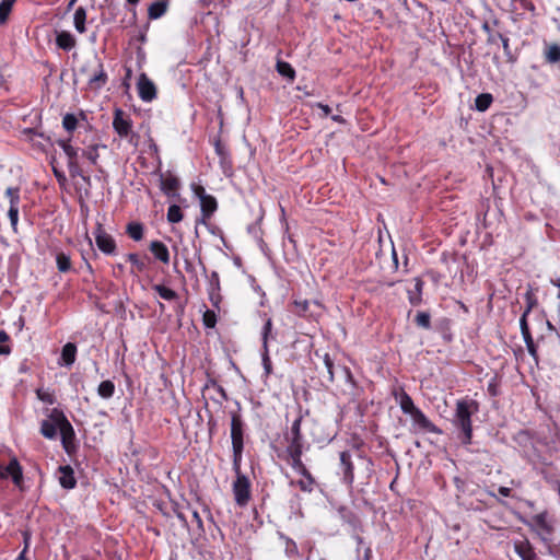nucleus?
Masks as SVG:
<instances>
[{
	"mask_svg": "<svg viewBox=\"0 0 560 560\" xmlns=\"http://www.w3.org/2000/svg\"><path fill=\"white\" fill-rule=\"evenodd\" d=\"M57 144L63 150L68 159V168L72 177H81L85 179V175L80 164V160H85L89 164L96 166L100 158L98 150L105 149L106 145L98 143H90L85 148H79L71 143V139H59Z\"/></svg>",
	"mask_w": 560,
	"mask_h": 560,
	"instance_id": "nucleus-1",
	"label": "nucleus"
},
{
	"mask_svg": "<svg viewBox=\"0 0 560 560\" xmlns=\"http://www.w3.org/2000/svg\"><path fill=\"white\" fill-rule=\"evenodd\" d=\"M478 411L475 400L460 399L456 402L453 418L454 427L460 431L459 439L464 444H470L472 438L471 416Z\"/></svg>",
	"mask_w": 560,
	"mask_h": 560,
	"instance_id": "nucleus-2",
	"label": "nucleus"
},
{
	"mask_svg": "<svg viewBox=\"0 0 560 560\" xmlns=\"http://www.w3.org/2000/svg\"><path fill=\"white\" fill-rule=\"evenodd\" d=\"M243 425L241 416L233 413L231 418V440L233 448V468L235 471L241 469L242 453L244 448Z\"/></svg>",
	"mask_w": 560,
	"mask_h": 560,
	"instance_id": "nucleus-3",
	"label": "nucleus"
},
{
	"mask_svg": "<svg viewBox=\"0 0 560 560\" xmlns=\"http://www.w3.org/2000/svg\"><path fill=\"white\" fill-rule=\"evenodd\" d=\"M47 419L40 422V433L48 440H55L58 431L62 429L63 424L59 421L60 417H66L63 411L58 408H52L46 412Z\"/></svg>",
	"mask_w": 560,
	"mask_h": 560,
	"instance_id": "nucleus-4",
	"label": "nucleus"
},
{
	"mask_svg": "<svg viewBox=\"0 0 560 560\" xmlns=\"http://www.w3.org/2000/svg\"><path fill=\"white\" fill-rule=\"evenodd\" d=\"M235 472L236 478L232 487L234 500L236 505L244 508L252 499L250 481L245 475L241 474L240 470Z\"/></svg>",
	"mask_w": 560,
	"mask_h": 560,
	"instance_id": "nucleus-5",
	"label": "nucleus"
},
{
	"mask_svg": "<svg viewBox=\"0 0 560 560\" xmlns=\"http://www.w3.org/2000/svg\"><path fill=\"white\" fill-rule=\"evenodd\" d=\"M191 189L200 202L201 217H202L201 222L206 223V221L209 220L212 217V214L217 211V208H218L217 200L213 196L208 195L206 192V189L200 185L192 184Z\"/></svg>",
	"mask_w": 560,
	"mask_h": 560,
	"instance_id": "nucleus-6",
	"label": "nucleus"
},
{
	"mask_svg": "<svg viewBox=\"0 0 560 560\" xmlns=\"http://www.w3.org/2000/svg\"><path fill=\"white\" fill-rule=\"evenodd\" d=\"M11 479L16 488L23 489V468L18 458L13 456L8 465L0 463V480Z\"/></svg>",
	"mask_w": 560,
	"mask_h": 560,
	"instance_id": "nucleus-7",
	"label": "nucleus"
},
{
	"mask_svg": "<svg viewBox=\"0 0 560 560\" xmlns=\"http://www.w3.org/2000/svg\"><path fill=\"white\" fill-rule=\"evenodd\" d=\"M132 127H133V122H132V119L130 118V116L127 113H125L122 109L116 108L114 112V118H113V128H114L115 132L120 138H128L129 136H131L130 141H132V137L135 136L132 133Z\"/></svg>",
	"mask_w": 560,
	"mask_h": 560,
	"instance_id": "nucleus-8",
	"label": "nucleus"
},
{
	"mask_svg": "<svg viewBox=\"0 0 560 560\" xmlns=\"http://www.w3.org/2000/svg\"><path fill=\"white\" fill-rule=\"evenodd\" d=\"M5 197L9 199L8 217L14 232L18 231L19 211H20V188L8 187L5 189Z\"/></svg>",
	"mask_w": 560,
	"mask_h": 560,
	"instance_id": "nucleus-9",
	"label": "nucleus"
},
{
	"mask_svg": "<svg viewBox=\"0 0 560 560\" xmlns=\"http://www.w3.org/2000/svg\"><path fill=\"white\" fill-rule=\"evenodd\" d=\"M95 243L98 249L105 255H113L116 252V242L113 236L105 232L101 224H97L94 232Z\"/></svg>",
	"mask_w": 560,
	"mask_h": 560,
	"instance_id": "nucleus-10",
	"label": "nucleus"
},
{
	"mask_svg": "<svg viewBox=\"0 0 560 560\" xmlns=\"http://www.w3.org/2000/svg\"><path fill=\"white\" fill-rule=\"evenodd\" d=\"M179 179L170 171L160 174V188L167 197H179Z\"/></svg>",
	"mask_w": 560,
	"mask_h": 560,
	"instance_id": "nucleus-11",
	"label": "nucleus"
},
{
	"mask_svg": "<svg viewBox=\"0 0 560 560\" xmlns=\"http://www.w3.org/2000/svg\"><path fill=\"white\" fill-rule=\"evenodd\" d=\"M59 421L63 424L62 429L60 430V436H61V444L66 453L71 454L75 448V433L73 430L72 424L69 422L67 417H58Z\"/></svg>",
	"mask_w": 560,
	"mask_h": 560,
	"instance_id": "nucleus-12",
	"label": "nucleus"
},
{
	"mask_svg": "<svg viewBox=\"0 0 560 560\" xmlns=\"http://www.w3.org/2000/svg\"><path fill=\"white\" fill-rule=\"evenodd\" d=\"M302 416H299L292 423L290 434L287 436V452L293 450L303 451V436L301 432Z\"/></svg>",
	"mask_w": 560,
	"mask_h": 560,
	"instance_id": "nucleus-13",
	"label": "nucleus"
},
{
	"mask_svg": "<svg viewBox=\"0 0 560 560\" xmlns=\"http://www.w3.org/2000/svg\"><path fill=\"white\" fill-rule=\"evenodd\" d=\"M138 95L143 102H152L156 97L155 84L145 73H141L137 82Z\"/></svg>",
	"mask_w": 560,
	"mask_h": 560,
	"instance_id": "nucleus-14",
	"label": "nucleus"
},
{
	"mask_svg": "<svg viewBox=\"0 0 560 560\" xmlns=\"http://www.w3.org/2000/svg\"><path fill=\"white\" fill-rule=\"evenodd\" d=\"M409 416L412 420L413 427L417 429L435 434L442 433V431L431 420H429V418L419 408L413 410Z\"/></svg>",
	"mask_w": 560,
	"mask_h": 560,
	"instance_id": "nucleus-15",
	"label": "nucleus"
},
{
	"mask_svg": "<svg viewBox=\"0 0 560 560\" xmlns=\"http://www.w3.org/2000/svg\"><path fill=\"white\" fill-rule=\"evenodd\" d=\"M340 465L343 474V482L351 486L354 481V468L351 462V454L347 451L340 453Z\"/></svg>",
	"mask_w": 560,
	"mask_h": 560,
	"instance_id": "nucleus-16",
	"label": "nucleus"
},
{
	"mask_svg": "<svg viewBox=\"0 0 560 560\" xmlns=\"http://www.w3.org/2000/svg\"><path fill=\"white\" fill-rule=\"evenodd\" d=\"M58 480L62 488L73 489L77 485L74 471L71 466L65 465L58 468Z\"/></svg>",
	"mask_w": 560,
	"mask_h": 560,
	"instance_id": "nucleus-17",
	"label": "nucleus"
},
{
	"mask_svg": "<svg viewBox=\"0 0 560 560\" xmlns=\"http://www.w3.org/2000/svg\"><path fill=\"white\" fill-rule=\"evenodd\" d=\"M530 310H532V304L529 303L527 308L524 311L523 315L521 316L520 326H521V331H522V335H523V338L527 346L528 351L530 353H534V340L530 335L529 327H528L527 319H526Z\"/></svg>",
	"mask_w": 560,
	"mask_h": 560,
	"instance_id": "nucleus-18",
	"label": "nucleus"
},
{
	"mask_svg": "<svg viewBox=\"0 0 560 560\" xmlns=\"http://www.w3.org/2000/svg\"><path fill=\"white\" fill-rule=\"evenodd\" d=\"M394 396H395V399L398 402L401 411L405 415L409 416L413 410H416L418 408L413 404L412 398L404 389L395 392Z\"/></svg>",
	"mask_w": 560,
	"mask_h": 560,
	"instance_id": "nucleus-19",
	"label": "nucleus"
},
{
	"mask_svg": "<svg viewBox=\"0 0 560 560\" xmlns=\"http://www.w3.org/2000/svg\"><path fill=\"white\" fill-rule=\"evenodd\" d=\"M149 248L158 260L165 265L170 262V252L164 243L161 241H152Z\"/></svg>",
	"mask_w": 560,
	"mask_h": 560,
	"instance_id": "nucleus-20",
	"label": "nucleus"
},
{
	"mask_svg": "<svg viewBox=\"0 0 560 560\" xmlns=\"http://www.w3.org/2000/svg\"><path fill=\"white\" fill-rule=\"evenodd\" d=\"M77 357V346L72 342H68L62 347L60 355V365L71 366Z\"/></svg>",
	"mask_w": 560,
	"mask_h": 560,
	"instance_id": "nucleus-21",
	"label": "nucleus"
},
{
	"mask_svg": "<svg viewBox=\"0 0 560 560\" xmlns=\"http://www.w3.org/2000/svg\"><path fill=\"white\" fill-rule=\"evenodd\" d=\"M514 550L522 560H533L536 558V553L527 540L515 541Z\"/></svg>",
	"mask_w": 560,
	"mask_h": 560,
	"instance_id": "nucleus-22",
	"label": "nucleus"
},
{
	"mask_svg": "<svg viewBox=\"0 0 560 560\" xmlns=\"http://www.w3.org/2000/svg\"><path fill=\"white\" fill-rule=\"evenodd\" d=\"M107 82V74L102 63H98V70L89 78V85L93 90L102 89Z\"/></svg>",
	"mask_w": 560,
	"mask_h": 560,
	"instance_id": "nucleus-23",
	"label": "nucleus"
},
{
	"mask_svg": "<svg viewBox=\"0 0 560 560\" xmlns=\"http://www.w3.org/2000/svg\"><path fill=\"white\" fill-rule=\"evenodd\" d=\"M56 44L59 48L69 51L75 46V38L71 33L62 31L57 34Z\"/></svg>",
	"mask_w": 560,
	"mask_h": 560,
	"instance_id": "nucleus-24",
	"label": "nucleus"
},
{
	"mask_svg": "<svg viewBox=\"0 0 560 560\" xmlns=\"http://www.w3.org/2000/svg\"><path fill=\"white\" fill-rule=\"evenodd\" d=\"M291 459V467L299 474H306L307 468L302 462L303 451L293 450V452H287Z\"/></svg>",
	"mask_w": 560,
	"mask_h": 560,
	"instance_id": "nucleus-25",
	"label": "nucleus"
},
{
	"mask_svg": "<svg viewBox=\"0 0 560 560\" xmlns=\"http://www.w3.org/2000/svg\"><path fill=\"white\" fill-rule=\"evenodd\" d=\"M167 3L164 0H159L150 4L148 15L150 20H156L163 16L166 12Z\"/></svg>",
	"mask_w": 560,
	"mask_h": 560,
	"instance_id": "nucleus-26",
	"label": "nucleus"
},
{
	"mask_svg": "<svg viewBox=\"0 0 560 560\" xmlns=\"http://www.w3.org/2000/svg\"><path fill=\"white\" fill-rule=\"evenodd\" d=\"M86 22V10L83 7L77 8L74 15H73V24L74 28L78 33L83 34L86 31L85 27Z\"/></svg>",
	"mask_w": 560,
	"mask_h": 560,
	"instance_id": "nucleus-27",
	"label": "nucleus"
},
{
	"mask_svg": "<svg viewBox=\"0 0 560 560\" xmlns=\"http://www.w3.org/2000/svg\"><path fill=\"white\" fill-rule=\"evenodd\" d=\"M301 479L296 481V486L303 491L311 493L316 486V481L311 475L310 471H306V474H301Z\"/></svg>",
	"mask_w": 560,
	"mask_h": 560,
	"instance_id": "nucleus-28",
	"label": "nucleus"
},
{
	"mask_svg": "<svg viewBox=\"0 0 560 560\" xmlns=\"http://www.w3.org/2000/svg\"><path fill=\"white\" fill-rule=\"evenodd\" d=\"M97 394L104 399L112 398L115 394V384L109 380L103 381L97 387Z\"/></svg>",
	"mask_w": 560,
	"mask_h": 560,
	"instance_id": "nucleus-29",
	"label": "nucleus"
},
{
	"mask_svg": "<svg viewBox=\"0 0 560 560\" xmlns=\"http://www.w3.org/2000/svg\"><path fill=\"white\" fill-rule=\"evenodd\" d=\"M152 289L165 301H173L177 298V293L173 289L163 284H154Z\"/></svg>",
	"mask_w": 560,
	"mask_h": 560,
	"instance_id": "nucleus-30",
	"label": "nucleus"
},
{
	"mask_svg": "<svg viewBox=\"0 0 560 560\" xmlns=\"http://www.w3.org/2000/svg\"><path fill=\"white\" fill-rule=\"evenodd\" d=\"M56 264L60 272H68L72 267L70 256L62 252L56 255Z\"/></svg>",
	"mask_w": 560,
	"mask_h": 560,
	"instance_id": "nucleus-31",
	"label": "nucleus"
},
{
	"mask_svg": "<svg viewBox=\"0 0 560 560\" xmlns=\"http://www.w3.org/2000/svg\"><path fill=\"white\" fill-rule=\"evenodd\" d=\"M492 101H493V97L491 94H489V93L479 94L475 100L476 108L479 112H485L490 107Z\"/></svg>",
	"mask_w": 560,
	"mask_h": 560,
	"instance_id": "nucleus-32",
	"label": "nucleus"
},
{
	"mask_svg": "<svg viewBox=\"0 0 560 560\" xmlns=\"http://www.w3.org/2000/svg\"><path fill=\"white\" fill-rule=\"evenodd\" d=\"M534 522L538 527H540L546 533L550 534L552 532V525L548 520L547 512L539 513L533 517Z\"/></svg>",
	"mask_w": 560,
	"mask_h": 560,
	"instance_id": "nucleus-33",
	"label": "nucleus"
},
{
	"mask_svg": "<svg viewBox=\"0 0 560 560\" xmlns=\"http://www.w3.org/2000/svg\"><path fill=\"white\" fill-rule=\"evenodd\" d=\"M37 398L48 405H54L56 402L55 394L49 388L39 387L36 389Z\"/></svg>",
	"mask_w": 560,
	"mask_h": 560,
	"instance_id": "nucleus-34",
	"label": "nucleus"
},
{
	"mask_svg": "<svg viewBox=\"0 0 560 560\" xmlns=\"http://www.w3.org/2000/svg\"><path fill=\"white\" fill-rule=\"evenodd\" d=\"M277 71L280 75L285 77L289 80H294L295 78V70L289 62L279 60L277 62Z\"/></svg>",
	"mask_w": 560,
	"mask_h": 560,
	"instance_id": "nucleus-35",
	"label": "nucleus"
},
{
	"mask_svg": "<svg viewBox=\"0 0 560 560\" xmlns=\"http://www.w3.org/2000/svg\"><path fill=\"white\" fill-rule=\"evenodd\" d=\"M127 234L133 241H140L143 237V225L141 223L132 222L127 225Z\"/></svg>",
	"mask_w": 560,
	"mask_h": 560,
	"instance_id": "nucleus-36",
	"label": "nucleus"
},
{
	"mask_svg": "<svg viewBox=\"0 0 560 560\" xmlns=\"http://www.w3.org/2000/svg\"><path fill=\"white\" fill-rule=\"evenodd\" d=\"M546 60L550 63L560 61V46L558 44L549 45L545 51Z\"/></svg>",
	"mask_w": 560,
	"mask_h": 560,
	"instance_id": "nucleus-37",
	"label": "nucleus"
},
{
	"mask_svg": "<svg viewBox=\"0 0 560 560\" xmlns=\"http://www.w3.org/2000/svg\"><path fill=\"white\" fill-rule=\"evenodd\" d=\"M127 260L132 265L137 272H142L147 269L148 265L144 259H141L138 254L130 253L127 256Z\"/></svg>",
	"mask_w": 560,
	"mask_h": 560,
	"instance_id": "nucleus-38",
	"label": "nucleus"
},
{
	"mask_svg": "<svg viewBox=\"0 0 560 560\" xmlns=\"http://www.w3.org/2000/svg\"><path fill=\"white\" fill-rule=\"evenodd\" d=\"M423 282L420 279L415 280V290L409 291V302L412 305H418L421 301Z\"/></svg>",
	"mask_w": 560,
	"mask_h": 560,
	"instance_id": "nucleus-39",
	"label": "nucleus"
},
{
	"mask_svg": "<svg viewBox=\"0 0 560 560\" xmlns=\"http://www.w3.org/2000/svg\"><path fill=\"white\" fill-rule=\"evenodd\" d=\"M183 220V212L179 206L171 205L167 209V221L170 223H178Z\"/></svg>",
	"mask_w": 560,
	"mask_h": 560,
	"instance_id": "nucleus-40",
	"label": "nucleus"
},
{
	"mask_svg": "<svg viewBox=\"0 0 560 560\" xmlns=\"http://www.w3.org/2000/svg\"><path fill=\"white\" fill-rule=\"evenodd\" d=\"M272 330V320L267 318L261 330L262 350L268 349V340Z\"/></svg>",
	"mask_w": 560,
	"mask_h": 560,
	"instance_id": "nucleus-41",
	"label": "nucleus"
},
{
	"mask_svg": "<svg viewBox=\"0 0 560 560\" xmlns=\"http://www.w3.org/2000/svg\"><path fill=\"white\" fill-rule=\"evenodd\" d=\"M281 538L285 542V547H284L285 555L288 557H295V556H298L299 549H298V546H296L295 541H293L291 538H289L287 536H283V535H281Z\"/></svg>",
	"mask_w": 560,
	"mask_h": 560,
	"instance_id": "nucleus-42",
	"label": "nucleus"
},
{
	"mask_svg": "<svg viewBox=\"0 0 560 560\" xmlns=\"http://www.w3.org/2000/svg\"><path fill=\"white\" fill-rule=\"evenodd\" d=\"M13 0H2L0 2V23H4L12 10Z\"/></svg>",
	"mask_w": 560,
	"mask_h": 560,
	"instance_id": "nucleus-43",
	"label": "nucleus"
},
{
	"mask_svg": "<svg viewBox=\"0 0 560 560\" xmlns=\"http://www.w3.org/2000/svg\"><path fill=\"white\" fill-rule=\"evenodd\" d=\"M261 363L265 371V376L268 377L272 372V363L269 357V349H265L261 352Z\"/></svg>",
	"mask_w": 560,
	"mask_h": 560,
	"instance_id": "nucleus-44",
	"label": "nucleus"
},
{
	"mask_svg": "<svg viewBox=\"0 0 560 560\" xmlns=\"http://www.w3.org/2000/svg\"><path fill=\"white\" fill-rule=\"evenodd\" d=\"M78 119L73 114H66L62 118V126L67 131H73L77 128Z\"/></svg>",
	"mask_w": 560,
	"mask_h": 560,
	"instance_id": "nucleus-45",
	"label": "nucleus"
},
{
	"mask_svg": "<svg viewBox=\"0 0 560 560\" xmlns=\"http://www.w3.org/2000/svg\"><path fill=\"white\" fill-rule=\"evenodd\" d=\"M323 361L328 373V381L334 382V361L328 353L323 355Z\"/></svg>",
	"mask_w": 560,
	"mask_h": 560,
	"instance_id": "nucleus-46",
	"label": "nucleus"
},
{
	"mask_svg": "<svg viewBox=\"0 0 560 560\" xmlns=\"http://www.w3.org/2000/svg\"><path fill=\"white\" fill-rule=\"evenodd\" d=\"M203 324L208 328H213L217 324V315L213 311L207 310L203 314Z\"/></svg>",
	"mask_w": 560,
	"mask_h": 560,
	"instance_id": "nucleus-47",
	"label": "nucleus"
},
{
	"mask_svg": "<svg viewBox=\"0 0 560 560\" xmlns=\"http://www.w3.org/2000/svg\"><path fill=\"white\" fill-rule=\"evenodd\" d=\"M416 324L423 328L430 327V315L425 312H420L416 316Z\"/></svg>",
	"mask_w": 560,
	"mask_h": 560,
	"instance_id": "nucleus-48",
	"label": "nucleus"
},
{
	"mask_svg": "<svg viewBox=\"0 0 560 560\" xmlns=\"http://www.w3.org/2000/svg\"><path fill=\"white\" fill-rule=\"evenodd\" d=\"M294 305L296 307L298 314L302 315L304 314L308 308V301L302 300V301H294Z\"/></svg>",
	"mask_w": 560,
	"mask_h": 560,
	"instance_id": "nucleus-49",
	"label": "nucleus"
},
{
	"mask_svg": "<svg viewBox=\"0 0 560 560\" xmlns=\"http://www.w3.org/2000/svg\"><path fill=\"white\" fill-rule=\"evenodd\" d=\"M214 284H212V290L210 292V301L212 303L213 306L218 307L219 306V303H220V300H221V296L219 293H215L214 292Z\"/></svg>",
	"mask_w": 560,
	"mask_h": 560,
	"instance_id": "nucleus-50",
	"label": "nucleus"
},
{
	"mask_svg": "<svg viewBox=\"0 0 560 560\" xmlns=\"http://www.w3.org/2000/svg\"><path fill=\"white\" fill-rule=\"evenodd\" d=\"M498 492L500 495L508 498L512 495V490L509 487H499Z\"/></svg>",
	"mask_w": 560,
	"mask_h": 560,
	"instance_id": "nucleus-51",
	"label": "nucleus"
},
{
	"mask_svg": "<svg viewBox=\"0 0 560 560\" xmlns=\"http://www.w3.org/2000/svg\"><path fill=\"white\" fill-rule=\"evenodd\" d=\"M52 170H54V174H55V176H56V178L58 179L59 183L66 180V176H65V174L62 172L58 171L56 167H54Z\"/></svg>",
	"mask_w": 560,
	"mask_h": 560,
	"instance_id": "nucleus-52",
	"label": "nucleus"
},
{
	"mask_svg": "<svg viewBox=\"0 0 560 560\" xmlns=\"http://www.w3.org/2000/svg\"><path fill=\"white\" fill-rule=\"evenodd\" d=\"M24 548L23 550L27 551L28 548H30V540H31V537L27 533H24Z\"/></svg>",
	"mask_w": 560,
	"mask_h": 560,
	"instance_id": "nucleus-53",
	"label": "nucleus"
},
{
	"mask_svg": "<svg viewBox=\"0 0 560 560\" xmlns=\"http://www.w3.org/2000/svg\"><path fill=\"white\" fill-rule=\"evenodd\" d=\"M318 107L323 110L325 115H329L331 109L328 105L325 104H318Z\"/></svg>",
	"mask_w": 560,
	"mask_h": 560,
	"instance_id": "nucleus-54",
	"label": "nucleus"
},
{
	"mask_svg": "<svg viewBox=\"0 0 560 560\" xmlns=\"http://www.w3.org/2000/svg\"><path fill=\"white\" fill-rule=\"evenodd\" d=\"M8 339H9L8 334L4 330H0V342H5V341H8Z\"/></svg>",
	"mask_w": 560,
	"mask_h": 560,
	"instance_id": "nucleus-55",
	"label": "nucleus"
},
{
	"mask_svg": "<svg viewBox=\"0 0 560 560\" xmlns=\"http://www.w3.org/2000/svg\"><path fill=\"white\" fill-rule=\"evenodd\" d=\"M10 348L8 346H1L0 345V355L1 354H9L10 353Z\"/></svg>",
	"mask_w": 560,
	"mask_h": 560,
	"instance_id": "nucleus-56",
	"label": "nucleus"
},
{
	"mask_svg": "<svg viewBox=\"0 0 560 560\" xmlns=\"http://www.w3.org/2000/svg\"><path fill=\"white\" fill-rule=\"evenodd\" d=\"M26 552L25 550H22L21 553L18 556L16 560H28L26 558Z\"/></svg>",
	"mask_w": 560,
	"mask_h": 560,
	"instance_id": "nucleus-57",
	"label": "nucleus"
},
{
	"mask_svg": "<svg viewBox=\"0 0 560 560\" xmlns=\"http://www.w3.org/2000/svg\"><path fill=\"white\" fill-rule=\"evenodd\" d=\"M212 278L215 280V288L219 289V277L217 272L212 273Z\"/></svg>",
	"mask_w": 560,
	"mask_h": 560,
	"instance_id": "nucleus-58",
	"label": "nucleus"
},
{
	"mask_svg": "<svg viewBox=\"0 0 560 560\" xmlns=\"http://www.w3.org/2000/svg\"><path fill=\"white\" fill-rule=\"evenodd\" d=\"M332 119L335 121H337V122H343L345 121L343 118L341 116H339V115L332 116Z\"/></svg>",
	"mask_w": 560,
	"mask_h": 560,
	"instance_id": "nucleus-59",
	"label": "nucleus"
},
{
	"mask_svg": "<svg viewBox=\"0 0 560 560\" xmlns=\"http://www.w3.org/2000/svg\"><path fill=\"white\" fill-rule=\"evenodd\" d=\"M77 1H78V0H70V1H69V3H68L67 9H68V10H71V9L73 8V5L75 4V2H77Z\"/></svg>",
	"mask_w": 560,
	"mask_h": 560,
	"instance_id": "nucleus-60",
	"label": "nucleus"
},
{
	"mask_svg": "<svg viewBox=\"0 0 560 560\" xmlns=\"http://www.w3.org/2000/svg\"><path fill=\"white\" fill-rule=\"evenodd\" d=\"M140 0H127L129 4L136 5Z\"/></svg>",
	"mask_w": 560,
	"mask_h": 560,
	"instance_id": "nucleus-61",
	"label": "nucleus"
},
{
	"mask_svg": "<svg viewBox=\"0 0 560 560\" xmlns=\"http://www.w3.org/2000/svg\"><path fill=\"white\" fill-rule=\"evenodd\" d=\"M194 517H195L199 523L201 522V520H200V517H199V514H198L197 512H194Z\"/></svg>",
	"mask_w": 560,
	"mask_h": 560,
	"instance_id": "nucleus-62",
	"label": "nucleus"
},
{
	"mask_svg": "<svg viewBox=\"0 0 560 560\" xmlns=\"http://www.w3.org/2000/svg\"><path fill=\"white\" fill-rule=\"evenodd\" d=\"M558 551H560V544L555 547Z\"/></svg>",
	"mask_w": 560,
	"mask_h": 560,
	"instance_id": "nucleus-63",
	"label": "nucleus"
},
{
	"mask_svg": "<svg viewBox=\"0 0 560 560\" xmlns=\"http://www.w3.org/2000/svg\"><path fill=\"white\" fill-rule=\"evenodd\" d=\"M503 44H504V46L506 47V46H508V39H505V40L503 42Z\"/></svg>",
	"mask_w": 560,
	"mask_h": 560,
	"instance_id": "nucleus-64",
	"label": "nucleus"
}]
</instances>
